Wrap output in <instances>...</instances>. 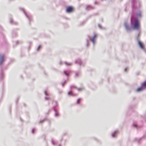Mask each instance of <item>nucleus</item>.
Instances as JSON below:
<instances>
[{"instance_id":"11","label":"nucleus","mask_w":146,"mask_h":146,"mask_svg":"<svg viewBox=\"0 0 146 146\" xmlns=\"http://www.w3.org/2000/svg\"><path fill=\"white\" fill-rule=\"evenodd\" d=\"M73 10L72 7L71 6H68L67 7L66 9V12L67 13H70Z\"/></svg>"},{"instance_id":"17","label":"nucleus","mask_w":146,"mask_h":146,"mask_svg":"<svg viewBox=\"0 0 146 146\" xmlns=\"http://www.w3.org/2000/svg\"><path fill=\"white\" fill-rule=\"evenodd\" d=\"M44 93L45 95H46V96L45 97V99L46 100H47L49 99V98L48 96H47L48 94V92H47V91L46 90H45L44 91Z\"/></svg>"},{"instance_id":"25","label":"nucleus","mask_w":146,"mask_h":146,"mask_svg":"<svg viewBox=\"0 0 146 146\" xmlns=\"http://www.w3.org/2000/svg\"><path fill=\"white\" fill-rule=\"evenodd\" d=\"M40 47H41V46L40 45L36 49V50L37 51H39V49H40Z\"/></svg>"},{"instance_id":"1","label":"nucleus","mask_w":146,"mask_h":146,"mask_svg":"<svg viewBox=\"0 0 146 146\" xmlns=\"http://www.w3.org/2000/svg\"><path fill=\"white\" fill-rule=\"evenodd\" d=\"M132 12L131 17H136L137 18H141L142 17V12L141 11L139 10L136 12H135L136 11L138 10L140 7V3L136 2V0H132Z\"/></svg>"},{"instance_id":"9","label":"nucleus","mask_w":146,"mask_h":146,"mask_svg":"<svg viewBox=\"0 0 146 146\" xmlns=\"http://www.w3.org/2000/svg\"><path fill=\"white\" fill-rule=\"evenodd\" d=\"M75 63L76 64H78L80 66L81 65L84 66V65L82 60L80 58H78L75 61Z\"/></svg>"},{"instance_id":"28","label":"nucleus","mask_w":146,"mask_h":146,"mask_svg":"<svg viewBox=\"0 0 146 146\" xmlns=\"http://www.w3.org/2000/svg\"><path fill=\"white\" fill-rule=\"evenodd\" d=\"M35 129H34V128L33 129H32V133H33V134L34 133H35Z\"/></svg>"},{"instance_id":"15","label":"nucleus","mask_w":146,"mask_h":146,"mask_svg":"<svg viewBox=\"0 0 146 146\" xmlns=\"http://www.w3.org/2000/svg\"><path fill=\"white\" fill-rule=\"evenodd\" d=\"M9 21L10 23L12 24L16 25H17L18 24V23L17 22L14 21L13 19L11 18L10 19Z\"/></svg>"},{"instance_id":"29","label":"nucleus","mask_w":146,"mask_h":146,"mask_svg":"<svg viewBox=\"0 0 146 146\" xmlns=\"http://www.w3.org/2000/svg\"><path fill=\"white\" fill-rule=\"evenodd\" d=\"M59 64L60 65H62L63 64V62H62L61 61H60L59 62Z\"/></svg>"},{"instance_id":"18","label":"nucleus","mask_w":146,"mask_h":146,"mask_svg":"<svg viewBox=\"0 0 146 146\" xmlns=\"http://www.w3.org/2000/svg\"><path fill=\"white\" fill-rule=\"evenodd\" d=\"M93 8V7L91 5H87L86 7V9L89 10Z\"/></svg>"},{"instance_id":"34","label":"nucleus","mask_w":146,"mask_h":146,"mask_svg":"<svg viewBox=\"0 0 146 146\" xmlns=\"http://www.w3.org/2000/svg\"><path fill=\"white\" fill-rule=\"evenodd\" d=\"M126 69H126V68H125L124 69V71H125H125H126Z\"/></svg>"},{"instance_id":"26","label":"nucleus","mask_w":146,"mask_h":146,"mask_svg":"<svg viewBox=\"0 0 146 146\" xmlns=\"http://www.w3.org/2000/svg\"><path fill=\"white\" fill-rule=\"evenodd\" d=\"M80 99H78L77 101V104H79L80 102Z\"/></svg>"},{"instance_id":"5","label":"nucleus","mask_w":146,"mask_h":146,"mask_svg":"<svg viewBox=\"0 0 146 146\" xmlns=\"http://www.w3.org/2000/svg\"><path fill=\"white\" fill-rule=\"evenodd\" d=\"M124 26L125 29L127 32H129L131 31L133 29V28L131 25H130L129 23L127 21H125L124 23Z\"/></svg>"},{"instance_id":"27","label":"nucleus","mask_w":146,"mask_h":146,"mask_svg":"<svg viewBox=\"0 0 146 146\" xmlns=\"http://www.w3.org/2000/svg\"><path fill=\"white\" fill-rule=\"evenodd\" d=\"M3 72L1 71V78H2V77L3 76Z\"/></svg>"},{"instance_id":"8","label":"nucleus","mask_w":146,"mask_h":146,"mask_svg":"<svg viewBox=\"0 0 146 146\" xmlns=\"http://www.w3.org/2000/svg\"><path fill=\"white\" fill-rule=\"evenodd\" d=\"M146 88V82H145L141 84V87L140 88H138L137 90V92H140L143 90H144Z\"/></svg>"},{"instance_id":"21","label":"nucleus","mask_w":146,"mask_h":146,"mask_svg":"<svg viewBox=\"0 0 146 146\" xmlns=\"http://www.w3.org/2000/svg\"><path fill=\"white\" fill-rule=\"evenodd\" d=\"M66 80H65L63 82L61 83L63 87H64V85L66 83Z\"/></svg>"},{"instance_id":"14","label":"nucleus","mask_w":146,"mask_h":146,"mask_svg":"<svg viewBox=\"0 0 146 146\" xmlns=\"http://www.w3.org/2000/svg\"><path fill=\"white\" fill-rule=\"evenodd\" d=\"M118 133V131L116 130L114 131L112 133H111V136L113 137H116Z\"/></svg>"},{"instance_id":"2","label":"nucleus","mask_w":146,"mask_h":146,"mask_svg":"<svg viewBox=\"0 0 146 146\" xmlns=\"http://www.w3.org/2000/svg\"><path fill=\"white\" fill-rule=\"evenodd\" d=\"M130 22L133 29L138 30L139 29V23L138 19L131 17Z\"/></svg>"},{"instance_id":"16","label":"nucleus","mask_w":146,"mask_h":146,"mask_svg":"<svg viewBox=\"0 0 146 146\" xmlns=\"http://www.w3.org/2000/svg\"><path fill=\"white\" fill-rule=\"evenodd\" d=\"M75 76L78 77L81 74V72L80 71H76L75 72Z\"/></svg>"},{"instance_id":"6","label":"nucleus","mask_w":146,"mask_h":146,"mask_svg":"<svg viewBox=\"0 0 146 146\" xmlns=\"http://www.w3.org/2000/svg\"><path fill=\"white\" fill-rule=\"evenodd\" d=\"M19 9L22 11L27 18L28 19L29 21H31L32 20V16L30 14L27 13L25 10L24 9L22 8H20Z\"/></svg>"},{"instance_id":"3","label":"nucleus","mask_w":146,"mask_h":146,"mask_svg":"<svg viewBox=\"0 0 146 146\" xmlns=\"http://www.w3.org/2000/svg\"><path fill=\"white\" fill-rule=\"evenodd\" d=\"M97 37V35L96 33H94L93 36H90L88 35V38L86 39V46L88 47V46L89 45L88 43L89 40L90 41L94 46L96 43Z\"/></svg>"},{"instance_id":"30","label":"nucleus","mask_w":146,"mask_h":146,"mask_svg":"<svg viewBox=\"0 0 146 146\" xmlns=\"http://www.w3.org/2000/svg\"><path fill=\"white\" fill-rule=\"evenodd\" d=\"M98 27L100 29H102V27L100 25H99Z\"/></svg>"},{"instance_id":"31","label":"nucleus","mask_w":146,"mask_h":146,"mask_svg":"<svg viewBox=\"0 0 146 146\" xmlns=\"http://www.w3.org/2000/svg\"><path fill=\"white\" fill-rule=\"evenodd\" d=\"M44 121V120H40L39 121L40 123H41Z\"/></svg>"},{"instance_id":"36","label":"nucleus","mask_w":146,"mask_h":146,"mask_svg":"<svg viewBox=\"0 0 146 146\" xmlns=\"http://www.w3.org/2000/svg\"><path fill=\"white\" fill-rule=\"evenodd\" d=\"M58 146H60V145H58Z\"/></svg>"},{"instance_id":"33","label":"nucleus","mask_w":146,"mask_h":146,"mask_svg":"<svg viewBox=\"0 0 146 146\" xmlns=\"http://www.w3.org/2000/svg\"><path fill=\"white\" fill-rule=\"evenodd\" d=\"M59 92L60 94L62 92V91H60H60H59Z\"/></svg>"},{"instance_id":"12","label":"nucleus","mask_w":146,"mask_h":146,"mask_svg":"<svg viewBox=\"0 0 146 146\" xmlns=\"http://www.w3.org/2000/svg\"><path fill=\"white\" fill-rule=\"evenodd\" d=\"M71 71L70 70H64L63 71V73L64 75L66 76L68 78L69 74L71 73Z\"/></svg>"},{"instance_id":"23","label":"nucleus","mask_w":146,"mask_h":146,"mask_svg":"<svg viewBox=\"0 0 146 146\" xmlns=\"http://www.w3.org/2000/svg\"><path fill=\"white\" fill-rule=\"evenodd\" d=\"M16 35V33L15 32H13L12 33V36H15Z\"/></svg>"},{"instance_id":"13","label":"nucleus","mask_w":146,"mask_h":146,"mask_svg":"<svg viewBox=\"0 0 146 146\" xmlns=\"http://www.w3.org/2000/svg\"><path fill=\"white\" fill-rule=\"evenodd\" d=\"M138 43L139 45V46L144 51L146 52V50L145 49L144 46L143 44L141 43L140 41L138 40Z\"/></svg>"},{"instance_id":"22","label":"nucleus","mask_w":146,"mask_h":146,"mask_svg":"<svg viewBox=\"0 0 146 146\" xmlns=\"http://www.w3.org/2000/svg\"><path fill=\"white\" fill-rule=\"evenodd\" d=\"M51 142H52V144L53 145H54L55 144V141L54 139H52Z\"/></svg>"},{"instance_id":"4","label":"nucleus","mask_w":146,"mask_h":146,"mask_svg":"<svg viewBox=\"0 0 146 146\" xmlns=\"http://www.w3.org/2000/svg\"><path fill=\"white\" fill-rule=\"evenodd\" d=\"M83 89L84 88L82 87L78 88L74 85L71 86L70 87V90L68 92V94L70 96H74L76 95V94L74 93L75 90H77L79 91H80Z\"/></svg>"},{"instance_id":"7","label":"nucleus","mask_w":146,"mask_h":146,"mask_svg":"<svg viewBox=\"0 0 146 146\" xmlns=\"http://www.w3.org/2000/svg\"><path fill=\"white\" fill-rule=\"evenodd\" d=\"M56 106L53 107V110L55 112L54 115L55 117H58L59 116L58 111H57L58 104L56 102H55Z\"/></svg>"},{"instance_id":"24","label":"nucleus","mask_w":146,"mask_h":146,"mask_svg":"<svg viewBox=\"0 0 146 146\" xmlns=\"http://www.w3.org/2000/svg\"><path fill=\"white\" fill-rule=\"evenodd\" d=\"M141 139L136 138L135 139V140L136 141H137L138 142H139Z\"/></svg>"},{"instance_id":"19","label":"nucleus","mask_w":146,"mask_h":146,"mask_svg":"<svg viewBox=\"0 0 146 146\" xmlns=\"http://www.w3.org/2000/svg\"><path fill=\"white\" fill-rule=\"evenodd\" d=\"M64 63L67 66H70L72 65V63H69L66 62H64Z\"/></svg>"},{"instance_id":"32","label":"nucleus","mask_w":146,"mask_h":146,"mask_svg":"<svg viewBox=\"0 0 146 146\" xmlns=\"http://www.w3.org/2000/svg\"><path fill=\"white\" fill-rule=\"evenodd\" d=\"M19 42V41H16V42H15V45H17L18 44V42Z\"/></svg>"},{"instance_id":"35","label":"nucleus","mask_w":146,"mask_h":146,"mask_svg":"<svg viewBox=\"0 0 146 146\" xmlns=\"http://www.w3.org/2000/svg\"><path fill=\"white\" fill-rule=\"evenodd\" d=\"M96 3H97V2H95V4H96Z\"/></svg>"},{"instance_id":"20","label":"nucleus","mask_w":146,"mask_h":146,"mask_svg":"<svg viewBox=\"0 0 146 146\" xmlns=\"http://www.w3.org/2000/svg\"><path fill=\"white\" fill-rule=\"evenodd\" d=\"M133 127L136 128L137 129H138L139 126H138L137 123L136 122H134L133 124Z\"/></svg>"},{"instance_id":"10","label":"nucleus","mask_w":146,"mask_h":146,"mask_svg":"<svg viewBox=\"0 0 146 146\" xmlns=\"http://www.w3.org/2000/svg\"><path fill=\"white\" fill-rule=\"evenodd\" d=\"M5 55L3 54H0V65L3 63L5 58Z\"/></svg>"}]
</instances>
